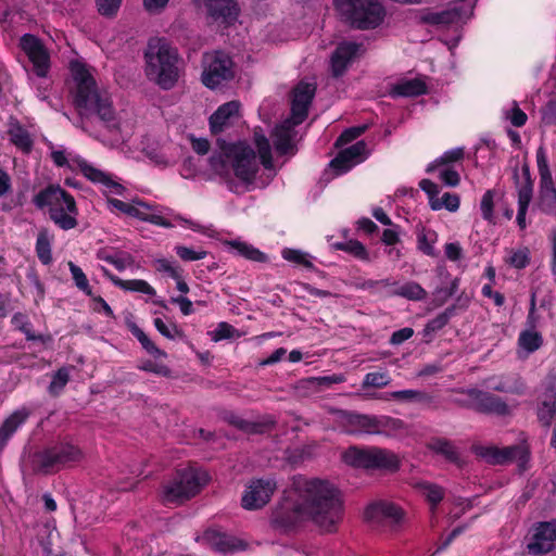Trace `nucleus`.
<instances>
[{"mask_svg": "<svg viewBox=\"0 0 556 556\" xmlns=\"http://www.w3.org/2000/svg\"><path fill=\"white\" fill-rule=\"evenodd\" d=\"M298 498L307 520L321 532L333 533L343 519L344 505L340 490L328 480H304L298 485Z\"/></svg>", "mask_w": 556, "mask_h": 556, "instance_id": "obj_1", "label": "nucleus"}, {"mask_svg": "<svg viewBox=\"0 0 556 556\" xmlns=\"http://www.w3.org/2000/svg\"><path fill=\"white\" fill-rule=\"evenodd\" d=\"M71 74L75 83L73 104L80 115H97L109 124L115 121V110L110 97L101 92L98 84L86 64L78 61L71 63Z\"/></svg>", "mask_w": 556, "mask_h": 556, "instance_id": "obj_2", "label": "nucleus"}, {"mask_svg": "<svg viewBox=\"0 0 556 556\" xmlns=\"http://www.w3.org/2000/svg\"><path fill=\"white\" fill-rule=\"evenodd\" d=\"M337 422L344 433L357 437H392L405 429V422L400 418L387 415L361 414L346 409L337 412Z\"/></svg>", "mask_w": 556, "mask_h": 556, "instance_id": "obj_3", "label": "nucleus"}, {"mask_svg": "<svg viewBox=\"0 0 556 556\" xmlns=\"http://www.w3.org/2000/svg\"><path fill=\"white\" fill-rule=\"evenodd\" d=\"M34 205L43 210L49 207L50 219L62 230L77 227L78 207L74 197L60 185L50 184L33 198Z\"/></svg>", "mask_w": 556, "mask_h": 556, "instance_id": "obj_4", "label": "nucleus"}, {"mask_svg": "<svg viewBox=\"0 0 556 556\" xmlns=\"http://www.w3.org/2000/svg\"><path fill=\"white\" fill-rule=\"evenodd\" d=\"M83 458L84 453L78 445L60 441L30 454L29 466L35 475L50 476L72 467Z\"/></svg>", "mask_w": 556, "mask_h": 556, "instance_id": "obj_5", "label": "nucleus"}, {"mask_svg": "<svg viewBox=\"0 0 556 556\" xmlns=\"http://www.w3.org/2000/svg\"><path fill=\"white\" fill-rule=\"evenodd\" d=\"M83 458L84 453L78 445L60 441L30 454L29 466L35 475L50 476L72 467Z\"/></svg>", "mask_w": 556, "mask_h": 556, "instance_id": "obj_6", "label": "nucleus"}, {"mask_svg": "<svg viewBox=\"0 0 556 556\" xmlns=\"http://www.w3.org/2000/svg\"><path fill=\"white\" fill-rule=\"evenodd\" d=\"M147 75L163 90L172 89L178 80V54L165 42L157 46L149 45L144 53Z\"/></svg>", "mask_w": 556, "mask_h": 556, "instance_id": "obj_7", "label": "nucleus"}, {"mask_svg": "<svg viewBox=\"0 0 556 556\" xmlns=\"http://www.w3.org/2000/svg\"><path fill=\"white\" fill-rule=\"evenodd\" d=\"M337 10L353 28L369 30L379 27L386 9L379 0H333Z\"/></svg>", "mask_w": 556, "mask_h": 556, "instance_id": "obj_8", "label": "nucleus"}, {"mask_svg": "<svg viewBox=\"0 0 556 556\" xmlns=\"http://www.w3.org/2000/svg\"><path fill=\"white\" fill-rule=\"evenodd\" d=\"M206 482V473L193 467L178 469L162 486L164 504H182L195 496Z\"/></svg>", "mask_w": 556, "mask_h": 556, "instance_id": "obj_9", "label": "nucleus"}, {"mask_svg": "<svg viewBox=\"0 0 556 556\" xmlns=\"http://www.w3.org/2000/svg\"><path fill=\"white\" fill-rule=\"evenodd\" d=\"M344 460L352 467L368 470L395 472L401 467V460L394 452L377 446H352L344 453Z\"/></svg>", "mask_w": 556, "mask_h": 556, "instance_id": "obj_10", "label": "nucleus"}, {"mask_svg": "<svg viewBox=\"0 0 556 556\" xmlns=\"http://www.w3.org/2000/svg\"><path fill=\"white\" fill-rule=\"evenodd\" d=\"M235 78L233 61L223 51L205 54L201 80L210 89L228 83Z\"/></svg>", "mask_w": 556, "mask_h": 556, "instance_id": "obj_11", "label": "nucleus"}, {"mask_svg": "<svg viewBox=\"0 0 556 556\" xmlns=\"http://www.w3.org/2000/svg\"><path fill=\"white\" fill-rule=\"evenodd\" d=\"M536 164L540 176L538 207L545 215L556 216V187L542 146L536 150Z\"/></svg>", "mask_w": 556, "mask_h": 556, "instance_id": "obj_12", "label": "nucleus"}, {"mask_svg": "<svg viewBox=\"0 0 556 556\" xmlns=\"http://www.w3.org/2000/svg\"><path fill=\"white\" fill-rule=\"evenodd\" d=\"M228 156H232L231 168L235 176L247 185H252L258 173L255 151L245 142L227 146Z\"/></svg>", "mask_w": 556, "mask_h": 556, "instance_id": "obj_13", "label": "nucleus"}, {"mask_svg": "<svg viewBox=\"0 0 556 556\" xmlns=\"http://www.w3.org/2000/svg\"><path fill=\"white\" fill-rule=\"evenodd\" d=\"M480 455L492 465H505L516 462L519 470L525 471L529 467L531 450L527 441H522L518 444L502 448L496 446L483 447Z\"/></svg>", "mask_w": 556, "mask_h": 556, "instance_id": "obj_14", "label": "nucleus"}, {"mask_svg": "<svg viewBox=\"0 0 556 556\" xmlns=\"http://www.w3.org/2000/svg\"><path fill=\"white\" fill-rule=\"evenodd\" d=\"M307 520L302 505L296 498H283L273 510L270 525L274 529L288 533L303 526Z\"/></svg>", "mask_w": 556, "mask_h": 556, "instance_id": "obj_15", "label": "nucleus"}, {"mask_svg": "<svg viewBox=\"0 0 556 556\" xmlns=\"http://www.w3.org/2000/svg\"><path fill=\"white\" fill-rule=\"evenodd\" d=\"M511 178L518 194V212L516 222L519 228L523 230L527 227L526 216L533 198L534 187V180L532 179L529 164L525 162L520 169L516 165L513 168Z\"/></svg>", "mask_w": 556, "mask_h": 556, "instance_id": "obj_16", "label": "nucleus"}, {"mask_svg": "<svg viewBox=\"0 0 556 556\" xmlns=\"http://www.w3.org/2000/svg\"><path fill=\"white\" fill-rule=\"evenodd\" d=\"M556 547V519L534 522L530 529L527 551L532 556H544Z\"/></svg>", "mask_w": 556, "mask_h": 556, "instance_id": "obj_17", "label": "nucleus"}, {"mask_svg": "<svg viewBox=\"0 0 556 556\" xmlns=\"http://www.w3.org/2000/svg\"><path fill=\"white\" fill-rule=\"evenodd\" d=\"M277 488L274 479H255L247 486L241 505L244 509L255 510L265 506Z\"/></svg>", "mask_w": 556, "mask_h": 556, "instance_id": "obj_18", "label": "nucleus"}, {"mask_svg": "<svg viewBox=\"0 0 556 556\" xmlns=\"http://www.w3.org/2000/svg\"><path fill=\"white\" fill-rule=\"evenodd\" d=\"M21 48L28 56L38 77H46L50 68V54L42 41L31 34L21 37Z\"/></svg>", "mask_w": 556, "mask_h": 556, "instance_id": "obj_19", "label": "nucleus"}, {"mask_svg": "<svg viewBox=\"0 0 556 556\" xmlns=\"http://www.w3.org/2000/svg\"><path fill=\"white\" fill-rule=\"evenodd\" d=\"M456 392L476 400L475 412L477 413L488 415L494 414L497 416H506L509 414V407L507 403L493 393L485 392L476 388L458 389Z\"/></svg>", "mask_w": 556, "mask_h": 556, "instance_id": "obj_20", "label": "nucleus"}, {"mask_svg": "<svg viewBox=\"0 0 556 556\" xmlns=\"http://www.w3.org/2000/svg\"><path fill=\"white\" fill-rule=\"evenodd\" d=\"M315 93L314 84L301 81L294 87L291 100L293 125H300L306 119Z\"/></svg>", "mask_w": 556, "mask_h": 556, "instance_id": "obj_21", "label": "nucleus"}, {"mask_svg": "<svg viewBox=\"0 0 556 556\" xmlns=\"http://www.w3.org/2000/svg\"><path fill=\"white\" fill-rule=\"evenodd\" d=\"M367 521L399 525L405 517V511L399 505L388 501H375L369 503L364 511Z\"/></svg>", "mask_w": 556, "mask_h": 556, "instance_id": "obj_22", "label": "nucleus"}, {"mask_svg": "<svg viewBox=\"0 0 556 556\" xmlns=\"http://www.w3.org/2000/svg\"><path fill=\"white\" fill-rule=\"evenodd\" d=\"M419 188L426 192L431 210L440 211L445 208L450 212H456L459 208L460 199L458 194L445 192L442 198L439 199V186L430 179H421L419 181Z\"/></svg>", "mask_w": 556, "mask_h": 556, "instance_id": "obj_23", "label": "nucleus"}, {"mask_svg": "<svg viewBox=\"0 0 556 556\" xmlns=\"http://www.w3.org/2000/svg\"><path fill=\"white\" fill-rule=\"evenodd\" d=\"M362 45L354 41L340 42L330 59L332 76L341 77L348 70L350 63L357 55Z\"/></svg>", "mask_w": 556, "mask_h": 556, "instance_id": "obj_24", "label": "nucleus"}, {"mask_svg": "<svg viewBox=\"0 0 556 556\" xmlns=\"http://www.w3.org/2000/svg\"><path fill=\"white\" fill-rule=\"evenodd\" d=\"M204 538L213 549L223 554L245 551L249 546L244 540L217 530L205 531Z\"/></svg>", "mask_w": 556, "mask_h": 556, "instance_id": "obj_25", "label": "nucleus"}, {"mask_svg": "<svg viewBox=\"0 0 556 556\" xmlns=\"http://www.w3.org/2000/svg\"><path fill=\"white\" fill-rule=\"evenodd\" d=\"M240 103L238 101H229L220 106L210 116L208 125L212 135H218L230 126V118L238 116Z\"/></svg>", "mask_w": 556, "mask_h": 556, "instance_id": "obj_26", "label": "nucleus"}, {"mask_svg": "<svg viewBox=\"0 0 556 556\" xmlns=\"http://www.w3.org/2000/svg\"><path fill=\"white\" fill-rule=\"evenodd\" d=\"M460 20V10L457 8L445 9L441 11H432L425 9L420 12L419 22L421 24L435 26V27H447L452 24L457 23Z\"/></svg>", "mask_w": 556, "mask_h": 556, "instance_id": "obj_27", "label": "nucleus"}, {"mask_svg": "<svg viewBox=\"0 0 556 556\" xmlns=\"http://www.w3.org/2000/svg\"><path fill=\"white\" fill-rule=\"evenodd\" d=\"M29 412L26 408L12 413L0 426V451L3 450L13 434L27 421Z\"/></svg>", "mask_w": 556, "mask_h": 556, "instance_id": "obj_28", "label": "nucleus"}, {"mask_svg": "<svg viewBox=\"0 0 556 556\" xmlns=\"http://www.w3.org/2000/svg\"><path fill=\"white\" fill-rule=\"evenodd\" d=\"M271 137L279 155L295 153V144L292 141V126L289 123L285 122L277 125L271 131Z\"/></svg>", "mask_w": 556, "mask_h": 556, "instance_id": "obj_29", "label": "nucleus"}, {"mask_svg": "<svg viewBox=\"0 0 556 556\" xmlns=\"http://www.w3.org/2000/svg\"><path fill=\"white\" fill-rule=\"evenodd\" d=\"M428 91L426 83L420 78L402 79L390 89L392 98H414L426 94Z\"/></svg>", "mask_w": 556, "mask_h": 556, "instance_id": "obj_30", "label": "nucleus"}, {"mask_svg": "<svg viewBox=\"0 0 556 556\" xmlns=\"http://www.w3.org/2000/svg\"><path fill=\"white\" fill-rule=\"evenodd\" d=\"M207 13L215 20L223 18L230 23L238 16V9L235 0H202Z\"/></svg>", "mask_w": 556, "mask_h": 556, "instance_id": "obj_31", "label": "nucleus"}, {"mask_svg": "<svg viewBox=\"0 0 556 556\" xmlns=\"http://www.w3.org/2000/svg\"><path fill=\"white\" fill-rule=\"evenodd\" d=\"M231 144L232 143L227 142L223 138H217L216 146L218 147L219 152H214L208 159L211 169L220 177L229 176V163L232 162V156L227 155V146Z\"/></svg>", "mask_w": 556, "mask_h": 556, "instance_id": "obj_32", "label": "nucleus"}, {"mask_svg": "<svg viewBox=\"0 0 556 556\" xmlns=\"http://www.w3.org/2000/svg\"><path fill=\"white\" fill-rule=\"evenodd\" d=\"M456 315V305L446 307L442 313L430 319L422 330L424 340L429 343L432 341L433 334L443 329L452 317Z\"/></svg>", "mask_w": 556, "mask_h": 556, "instance_id": "obj_33", "label": "nucleus"}, {"mask_svg": "<svg viewBox=\"0 0 556 556\" xmlns=\"http://www.w3.org/2000/svg\"><path fill=\"white\" fill-rule=\"evenodd\" d=\"M493 380L495 381V383L492 384L494 391L516 395H522L526 391V384L518 375L510 374Z\"/></svg>", "mask_w": 556, "mask_h": 556, "instance_id": "obj_34", "label": "nucleus"}, {"mask_svg": "<svg viewBox=\"0 0 556 556\" xmlns=\"http://www.w3.org/2000/svg\"><path fill=\"white\" fill-rule=\"evenodd\" d=\"M253 142L257 149L261 164L264 166L265 169H271L274 166L271 147L262 127L254 128Z\"/></svg>", "mask_w": 556, "mask_h": 556, "instance_id": "obj_35", "label": "nucleus"}, {"mask_svg": "<svg viewBox=\"0 0 556 556\" xmlns=\"http://www.w3.org/2000/svg\"><path fill=\"white\" fill-rule=\"evenodd\" d=\"M10 141L23 153L28 154L31 152L34 147V140L29 131L21 124H15L10 127L8 131Z\"/></svg>", "mask_w": 556, "mask_h": 556, "instance_id": "obj_36", "label": "nucleus"}, {"mask_svg": "<svg viewBox=\"0 0 556 556\" xmlns=\"http://www.w3.org/2000/svg\"><path fill=\"white\" fill-rule=\"evenodd\" d=\"M52 240L53 237L50 236L48 229L42 228L39 230L36 239L35 251L42 265H50L53 261Z\"/></svg>", "mask_w": 556, "mask_h": 556, "instance_id": "obj_37", "label": "nucleus"}, {"mask_svg": "<svg viewBox=\"0 0 556 556\" xmlns=\"http://www.w3.org/2000/svg\"><path fill=\"white\" fill-rule=\"evenodd\" d=\"M11 325L15 330L24 333L28 341H40L41 343H46L48 340H50V336L36 334L33 331V325L25 313H15L11 318Z\"/></svg>", "mask_w": 556, "mask_h": 556, "instance_id": "obj_38", "label": "nucleus"}, {"mask_svg": "<svg viewBox=\"0 0 556 556\" xmlns=\"http://www.w3.org/2000/svg\"><path fill=\"white\" fill-rule=\"evenodd\" d=\"M438 233L433 229L421 227L417 230V249L427 256L437 257L439 252L434 249Z\"/></svg>", "mask_w": 556, "mask_h": 556, "instance_id": "obj_39", "label": "nucleus"}, {"mask_svg": "<svg viewBox=\"0 0 556 556\" xmlns=\"http://www.w3.org/2000/svg\"><path fill=\"white\" fill-rule=\"evenodd\" d=\"M97 258L113 265L117 270L123 271L134 263V258L126 252H113L109 249H100L97 252Z\"/></svg>", "mask_w": 556, "mask_h": 556, "instance_id": "obj_40", "label": "nucleus"}, {"mask_svg": "<svg viewBox=\"0 0 556 556\" xmlns=\"http://www.w3.org/2000/svg\"><path fill=\"white\" fill-rule=\"evenodd\" d=\"M388 295L401 296L410 301H421L426 299L427 291L418 282L408 281L395 289H391Z\"/></svg>", "mask_w": 556, "mask_h": 556, "instance_id": "obj_41", "label": "nucleus"}, {"mask_svg": "<svg viewBox=\"0 0 556 556\" xmlns=\"http://www.w3.org/2000/svg\"><path fill=\"white\" fill-rule=\"evenodd\" d=\"M418 488L426 501L429 503L431 513L435 514L439 504L445 496L444 489L435 483L427 481L418 483Z\"/></svg>", "mask_w": 556, "mask_h": 556, "instance_id": "obj_42", "label": "nucleus"}, {"mask_svg": "<svg viewBox=\"0 0 556 556\" xmlns=\"http://www.w3.org/2000/svg\"><path fill=\"white\" fill-rule=\"evenodd\" d=\"M229 245L233 250H236L239 256H242L245 260L256 263H265L268 260L267 255L264 252L247 242L233 240L229 242Z\"/></svg>", "mask_w": 556, "mask_h": 556, "instance_id": "obj_43", "label": "nucleus"}, {"mask_svg": "<svg viewBox=\"0 0 556 556\" xmlns=\"http://www.w3.org/2000/svg\"><path fill=\"white\" fill-rule=\"evenodd\" d=\"M131 334L140 342L142 349L147 351L154 358L157 357H167V353L160 348L146 334V332L138 327L136 324H132L130 327Z\"/></svg>", "mask_w": 556, "mask_h": 556, "instance_id": "obj_44", "label": "nucleus"}, {"mask_svg": "<svg viewBox=\"0 0 556 556\" xmlns=\"http://www.w3.org/2000/svg\"><path fill=\"white\" fill-rule=\"evenodd\" d=\"M464 156H465L464 148L451 149L448 151H445L440 157H438L433 162H431L427 166L426 172L428 174L433 173L440 166H447L452 163L462 161L464 159Z\"/></svg>", "mask_w": 556, "mask_h": 556, "instance_id": "obj_45", "label": "nucleus"}, {"mask_svg": "<svg viewBox=\"0 0 556 556\" xmlns=\"http://www.w3.org/2000/svg\"><path fill=\"white\" fill-rule=\"evenodd\" d=\"M518 344L528 353H533L543 345V337L536 330L526 329L519 333Z\"/></svg>", "mask_w": 556, "mask_h": 556, "instance_id": "obj_46", "label": "nucleus"}, {"mask_svg": "<svg viewBox=\"0 0 556 556\" xmlns=\"http://www.w3.org/2000/svg\"><path fill=\"white\" fill-rule=\"evenodd\" d=\"M431 448L440 455H443L448 462L459 465L460 456L454 444L447 439H437Z\"/></svg>", "mask_w": 556, "mask_h": 556, "instance_id": "obj_47", "label": "nucleus"}, {"mask_svg": "<svg viewBox=\"0 0 556 556\" xmlns=\"http://www.w3.org/2000/svg\"><path fill=\"white\" fill-rule=\"evenodd\" d=\"M108 204L111 208L117 210L118 212L138 218L140 220H147L148 214L140 211V208L131 203L124 202L115 198H108Z\"/></svg>", "mask_w": 556, "mask_h": 556, "instance_id": "obj_48", "label": "nucleus"}, {"mask_svg": "<svg viewBox=\"0 0 556 556\" xmlns=\"http://www.w3.org/2000/svg\"><path fill=\"white\" fill-rule=\"evenodd\" d=\"M70 381V370L67 367L59 368L52 376L51 382L48 387V392L51 396H59Z\"/></svg>", "mask_w": 556, "mask_h": 556, "instance_id": "obj_49", "label": "nucleus"}, {"mask_svg": "<svg viewBox=\"0 0 556 556\" xmlns=\"http://www.w3.org/2000/svg\"><path fill=\"white\" fill-rule=\"evenodd\" d=\"M281 256L290 263L301 265L309 270H316L315 265L309 260V255L301 250L286 248L282 250Z\"/></svg>", "mask_w": 556, "mask_h": 556, "instance_id": "obj_50", "label": "nucleus"}, {"mask_svg": "<svg viewBox=\"0 0 556 556\" xmlns=\"http://www.w3.org/2000/svg\"><path fill=\"white\" fill-rule=\"evenodd\" d=\"M530 261L531 253L526 247L518 250H511L509 255L505 258V263L516 269L526 268L530 264Z\"/></svg>", "mask_w": 556, "mask_h": 556, "instance_id": "obj_51", "label": "nucleus"}, {"mask_svg": "<svg viewBox=\"0 0 556 556\" xmlns=\"http://www.w3.org/2000/svg\"><path fill=\"white\" fill-rule=\"evenodd\" d=\"M337 249L344 251L357 260L368 262L369 253L366 247L358 240H349L346 242L337 243Z\"/></svg>", "mask_w": 556, "mask_h": 556, "instance_id": "obj_52", "label": "nucleus"}, {"mask_svg": "<svg viewBox=\"0 0 556 556\" xmlns=\"http://www.w3.org/2000/svg\"><path fill=\"white\" fill-rule=\"evenodd\" d=\"M78 167H79L81 174L88 180H90L93 184H100L101 186H103V184L105 182L106 178L110 175L99 168H96L94 166L89 164L86 160H79Z\"/></svg>", "mask_w": 556, "mask_h": 556, "instance_id": "obj_53", "label": "nucleus"}, {"mask_svg": "<svg viewBox=\"0 0 556 556\" xmlns=\"http://www.w3.org/2000/svg\"><path fill=\"white\" fill-rule=\"evenodd\" d=\"M118 288L125 291L140 292L148 295H155V289L142 279H130L118 282Z\"/></svg>", "mask_w": 556, "mask_h": 556, "instance_id": "obj_54", "label": "nucleus"}, {"mask_svg": "<svg viewBox=\"0 0 556 556\" xmlns=\"http://www.w3.org/2000/svg\"><path fill=\"white\" fill-rule=\"evenodd\" d=\"M356 165V162L349 157L344 150L339 151L329 163V166L336 170L338 175L348 173Z\"/></svg>", "mask_w": 556, "mask_h": 556, "instance_id": "obj_55", "label": "nucleus"}, {"mask_svg": "<svg viewBox=\"0 0 556 556\" xmlns=\"http://www.w3.org/2000/svg\"><path fill=\"white\" fill-rule=\"evenodd\" d=\"M68 268L72 275V278L75 282V286L87 295L92 296L91 288L89 286L87 276L83 271V269L73 262H68Z\"/></svg>", "mask_w": 556, "mask_h": 556, "instance_id": "obj_56", "label": "nucleus"}, {"mask_svg": "<svg viewBox=\"0 0 556 556\" xmlns=\"http://www.w3.org/2000/svg\"><path fill=\"white\" fill-rule=\"evenodd\" d=\"M122 0H96L98 13L105 18H114L121 9Z\"/></svg>", "mask_w": 556, "mask_h": 556, "instance_id": "obj_57", "label": "nucleus"}, {"mask_svg": "<svg viewBox=\"0 0 556 556\" xmlns=\"http://www.w3.org/2000/svg\"><path fill=\"white\" fill-rule=\"evenodd\" d=\"M367 130V125H358L344 129L340 136L337 138L336 146H344L348 144L358 137H361Z\"/></svg>", "mask_w": 556, "mask_h": 556, "instance_id": "obj_58", "label": "nucleus"}, {"mask_svg": "<svg viewBox=\"0 0 556 556\" xmlns=\"http://www.w3.org/2000/svg\"><path fill=\"white\" fill-rule=\"evenodd\" d=\"M481 215L489 223L494 222V191L486 190L480 203Z\"/></svg>", "mask_w": 556, "mask_h": 556, "instance_id": "obj_59", "label": "nucleus"}, {"mask_svg": "<svg viewBox=\"0 0 556 556\" xmlns=\"http://www.w3.org/2000/svg\"><path fill=\"white\" fill-rule=\"evenodd\" d=\"M390 382V377L387 372L372 371L365 375L363 380V388H383Z\"/></svg>", "mask_w": 556, "mask_h": 556, "instance_id": "obj_60", "label": "nucleus"}, {"mask_svg": "<svg viewBox=\"0 0 556 556\" xmlns=\"http://www.w3.org/2000/svg\"><path fill=\"white\" fill-rule=\"evenodd\" d=\"M541 123L545 126L556 125V98H551L540 110Z\"/></svg>", "mask_w": 556, "mask_h": 556, "instance_id": "obj_61", "label": "nucleus"}, {"mask_svg": "<svg viewBox=\"0 0 556 556\" xmlns=\"http://www.w3.org/2000/svg\"><path fill=\"white\" fill-rule=\"evenodd\" d=\"M175 252L185 262L203 260L207 255V252L204 250L195 251L186 245L175 247Z\"/></svg>", "mask_w": 556, "mask_h": 556, "instance_id": "obj_62", "label": "nucleus"}, {"mask_svg": "<svg viewBox=\"0 0 556 556\" xmlns=\"http://www.w3.org/2000/svg\"><path fill=\"white\" fill-rule=\"evenodd\" d=\"M345 153L356 162V164H359L367 157V144L365 141L361 140L356 143L343 149Z\"/></svg>", "mask_w": 556, "mask_h": 556, "instance_id": "obj_63", "label": "nucleus"}, {"mask_svg": "<svg viewBox=\"0 0 556 556\" xmlns=\"http://www.w3.org/2000/svg\"><path fill=\"white\" fill-rule=\"evenodd\" d=\"M154 267L157 271L164 273L173 279L179 278V275L182 273L181 268L174 266L173 263L166 258L155 260Z\"/></svg>", "mask_w": 556, "mask_h": 556, "instance_id": "obj_64", "label": "nucleus"}]
</instances>
